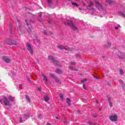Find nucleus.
Wrapping results in <instances>:
<instances>
[{"instance_id": "obj_1", "label": "nucleus", "mask_w": 125, "mask_h": 125, "mask_svg": "<svg viewBox=\"0 0 125 125\" xmlns=\"http://www.w3.org/2000/svg\"><path fill=\"white\" fill-rule=\"evenodd\" d=\"M15 20L16 21V22H18L19 25L18 27V30L19 32V34H20V35H22V23H21L20 22V21H19V20H18V19H17V18H16L15 19Z\"/></svg>"}, {"instance_id": "obj_2", "label": "nucleus", "mask_w": 125, "mask_h": 125, "mask_svg": "<svg viewBox=\"0 0 125 125\" xmlns=\"http://www.w3.org/2000/svg\"><path fill=\"white\" fill-rule=\"evenodd\" d=\"M93 5H94V3H93V2L91 1H89L88 5L87 6V9H88V10H92L93 12H95V9L92 8Z\"/></svg>"}, {"instance_id": "obj_3", "label": "nucleus", "mask_w": 125, "mask_h": 125, "mask_svg": "<svg viewBox=\"0 0 125 125\" xmlns=\"http://www.w3.org/2000/svg\"><path fill=\"white\" fill-rule=\"evenodd\" d=\"M2 101H3L4 104L6 105V106H10V105H11L10 102L8 101L6 97H4L2 99Z\"/></svg>"}, {"instance_id": "obj_4", "label": "nucleus", "mask_w": 125, "mask_h": 125, "mask_svg": "<svg viewBox=\"0 0 125 125\" xmlns=\"http://www.w3.org/2000/svg\"><path fill=\"white\" fill-rule=\"evenodd\" d=\"M50 76V77H51V78H53V79H55V82H56L58 83H61V82L60 81V80L58 78H57V77H56V76H55L54 74H51Z\"/></svg>"}, {"instance_id": "obj_5", "label": "nucleus", "mask_w": 125, "mask_h": 125, "mask_svg": "<svg viewBox=\"0 0 125 125\" xmlns=\"http://www.w3.org/2000/svg\"><path fill=\"white\" fill-rule=\"evenodd\" d=\"M48 59L51 61H52L53 62H54L55 63V65H58L59 64V62H58V61H56V60H55V58H54V57H49Z\"/></svg>"}, {"instance_id": "obj_6", "label": "nucleus", "mask_w": 125, "mask_h": 125, "mask_svg": "<svg viewBox=\"0 0 125 125\" xmlns=\"http://www.w3.org/2000/svg\"><path fill=\"white\" fill-rule=\"evenodd\" d=\"M26 47L28 51L30 52L31 54H33V48H32L31 44L27 43Z\"/></svg>"}, {"instance_id": "obj_7", "label": "nucleus", "mask_w": 125, "mask_h": 125, "mask_svg": "<svg viewBox=\"0 0 125 125\" xmlns=\"http://www.w3.org/2000/svg\"><path fill=\"white\" fill-rule=\"evenodd\" d=\"M109 119L111 122H116L117 121V119H118V117L117 115L111 116H110Z\"/></svg>"}, {"instance_id": "obj_8", "label": "nucleus", "mask_w": 125, "mask_h": 125, "mask_svg": "<svg viewBox=\"0 0 125 125\" xmlns=\"http://www.w3.org/2000/svg\"><path fill=\"white\" fill-rule=\"evenodd\" d=\"M95 3H96V7H98L99 9H103V7H102V5L100 4L98 1H96Z\"/></svg>"}, {"instance_id": "obj_9", "label": "nucleus", "mask_w": 125, "mask_h": 125, "mask_svg": "<svg viewBox=\"0 0 125 125\" xmlns=\"http://www.w3.org/2000/svg\"><path fill=\"white\" fill-rule=\"evenodd\" d=\"M42 77H43V80L44 81V83L46 84L48 82V80L47 79V77L45 75L43 74L42 73Z\"/></svg>"}, {"instance_id": "obj_10", "label": "nucleus", "mask_w": 125, "mask_h": 125, "mask_svg": "<svg viewBox=\"0 0 125 125\" xmlns=\"http://www.w3.org/2000/svg\"><path fill=\"white\" fill-rule=\"evenodd\" d=\"M3 60L6 62V63H10V59L8 58L3 57Z\"/></svg>"}, {"instance_id": "obj_11", "label": "nucleus", "mask_w": 125, "mask_h": 125, "mask_svg": "<svg viewBox=\"0 0 125 125\" xmlns=\"http://www.w3.org/2000/svg\"><path fill=\"white\" fill-rule=\"evenodd\" d=\"M69 70H71V71H79V69L78 68H76L73 66H69Z\"/></svg>"}, {"instance_id": "obj_12", "label": "nucleus", "mask_w": 125, "mask_h": 125, "mask_svg": "<svg viewBox=\"0 0 125 125\" xmlns=\"http://www.w3.org/2000/svg\"><path fill=\"white\" fill-rule=\"evenodd\" d=\"M67 25L69 26V27H71L74 25V22L72 21H68L67 22Z\"/></svg>"}, {"instance_id": "obj_13", "label": "nucleus", "mask_w": 125, "mask_h": 125, "mask_svg": "<svg viewBox=\"0 0 125 125\" xmlns=\"http://www.w3.org/2000/svg\"><path fill=\"white\" fill-rule=\"evenodd\" d=\"M70 28L73 31H77L78 30V28L76 27L75 24H73Z\"/></svg>"}, {"instance_id": "obj_14", "label": "nucleus", "mask_w": 125, "mask_h": 125, "mask_svg": "<svg viewBox=\"0 0 125 125\" xmlns=\"http://www.w3.org/2000/svg\"><path fill=\"white\" fill-rule=\"evenodd\" d=\"M66 103L68 106H71V100H70L69 98L66 99Z\"/></svg>"}, {"instance_id": "obj_15", "label": "nucleus", "mask_w": 125, "mask_h": 125, "mask_svg": "<svg viewBox=\"0 0 125 125\" xmlns=\"http://www.w3.org/2000/svg\"><path fill=\"white\" fill-rule=\"evenodd\" d=\"M107 102H108L110 107H113V103L111 102V99L110 98H108Z\"/></svg>"}, {"instance_id": "obj_16", "label": "nucleus", "mask_w": 125, "mask_h": 125, "mask_svg": "<svg viewBox=\"0 0 125 125\" xmlns=\"http://www.w3.org/2000/svg\"><path fill=\"white\" fill-rule=\"evenodd\" d=\"M64 49H65V50H67L68 51H71V50H72L70 47L67 46H64Z\"/></svg>"}, {"instance_id": "obj_17", "label": "nucleus", "mask_w": 125, "mask_h": 125, "mask_svg": "<svg viewBox=\"0 0 125 125\" xmlns=\"http://www.w3.org/2000/svg\"><path fill=\"white\" fill-rule=\"evenodd\" d=\"M44 101L46 102H47V101H49V97H48V96H46L44 97Z\"/></svg>"}, {"instance_id": "obj_18", "label": "nucleus", "mask_w": 125, "mask_h": 125, "mask_svg": "<svg viewBox=\"0 0 125 125\" xmlns=\"http://www.w3.org/2000/svg\"><path fill=\"white\" fill-rule=\"evenodd\" d=\"M64 46H62L61 45H59V46H58V49H60L61 50L64 49Z\"/></svg>"}, {"instance_id": "obj_19", "label": "nucleus", "mask_w": 125, "mask_h": 125, "mask_svg": "<svg viewBox=\"0 0 125 125\" xmlns=\"http://www.w3.org/2000/svg\"><path fill=\"white\" fill-rule=\"evenodd\" d=\"M56 73L58 74H62V71L59 69H58L56 70Z\"/></svg>"}, {"instance_id": "obj_20", "label": "nucleus", "mask_w": 125, "mask_h": 125, "mask_svg": "<svg viewBox=\"0 0 125 125\" xmlns=\"http://www.w3.org/2000/svg\"><path fill=\"white\" fill-rule=\"evenodd\" d=\"M59 96L60 97L61 99H62V101L64 100L63 95L62 93H60L59 94Z\"/></svg>"}, {"instance_id": "obj_21", "label": "nucleus", "mask_w": 125, "mask_h": 125, "mask_svg": "<svg viewBox=\"0 0 125 125\" xmlns=\"http://www.w3.org/2000/svg\"><path fill=\"white\" fill-rule=\"evenodd\" d=\"M111 46V43H107L105 44V47H106V48H109V47H110Z\"/></svg>"}, {"instance_id": "obj_22", "label": "nucleus", "mask_w": 125, "mask_h": 125, "mask_svg": "<svg viewBox=\"0 0 125 125\" xmlns=\"http://www.w3.org/2000/svg\"><path fill=\"white\" fill-rule=\"evenodd\" d=\"M26 99L28 102H31V99H30V97L28 96H26Z\"/></svg>"}, {"instance_id": "obj_23", "label": "nucleus", "mask_w": 125, "mask_h": 125, "mask_svg": "<svg viewBox=\"0 0 125 125\" xmlns=\"http://www.w3.org/2000/svg\"><path fill=\"white\" fill-rule=\"evenodd\" d=\"M72 5H75V6H79V4L77 3V2H72Z\"/></svg>"}, {"instance_id": "obj_24", "label": "nucleus", "mask_w": 125, "mask_h": 125, "mask_svg": "<svg viewBox=\"0 0 125 125\" xmlns=\"http://www.w3.org/2000/svg\"><path fill=\"white\" fill-rule=\"evenodd\" d=\"M86 81H87V79L84 78V79H83V80L81 81V83H85V82H86Z\"/></svg>"}, {"instance_id": "obj_25", "label": "nucleus", "mask_w": 125, "mask_h": 125, "mask_svg": "<svg viewBox=\"0 0 125 125\" xmlns=\"http://www.w3.org/2000/svg\"><path fill=\"white\" fill-rule=\"evenodd\" d=\"M43 34L44 35H45V36H46L47 35V31L46 30H44L43 31Z\"/></svg>"}, {"instance_id": "obj_26", "label": "nucleus", "mask_w": 125, "mask_h": 125, "mask_svg": "<svg viewBox=\"0 0 125 125\" xmlns=\"http://www.w3.org/2000/svg\"><path fill=\"white\" fill-rule=\"evenodd\" d=\"M120 75H123V74H124V71L123 70V69H120Z\"/></svg>"}, {"instance_id": "obj_27", "label": "nucleus", "mask_w": 125, "mask_h": 125, "mask_svg": "<svg viewBox=\"0 0 125 125\" xmlns=\"http://www.w3.org/2000/svg\"><path fill=\"white\" fill-rule=\"evenodd\" d=\"M9 100H10V101H12V102L13 101V98H12V97H9Z\"/></svg>"}, {"instance_id": "obj_28", "label": "nucleus", "mask_w": 125, "mask_h": 125, "mask_svg": "<svg viewBox=\"0 0 125 125\" xmlns=\"http://www.w3.org/2000/svg\"><path fill=\"white\" fill-rule=\"evenodd\" d=\"M70 64H72V65H76V62H70Z\"/></svg>"}, {"instance_id": "obj_29", "label": "nucleus", "mask_w": 125, "mask_h": 125, "mask_svg": "<svg viewBox=\"0 0 125 125\" xmlns=\"http://www.w3.org/2000/svg\"><path fill=\"white\" fill-rule=\"evenodd\" d=\"M120 15L123 16V17H125V14L124 13H120Z\"/></svg>"}, {"instance_id": "obj_30", "label": "nucleus", "mask_w": 125, "mask_h": 125, "mask_svg": "<svg viewBox=\"0 0 125 125\" xmlns=\"http://www.w3.org/2000/svg\"><path fill=\"white\" fill-rule=\"evenodd\" d=\"M20 122H21V123H23V120H22V117H20Z\"/></svg>"}, {"instance_id": "obj_31", "label": "nucleus", "mask_w": 125, "mask_h": 125, "mask_svg": "<svg viewBox=\"0 0 125 125\" xmlns=\"http://www.w3.org/2000/svg\"><path fill=\"white\" fill-rule=\"evenodd\" d=\"M52 2V0H48V3H51Z\"/></svg>"}, {"instance_id": "obj_32", "label": "nucleus", "mask_w": 125, "mask_h": 125, "mask_svg": "<svg viewBox=\"0 0 125 125\" xmlns=\"http://www.w3.org/2000/svg\"><path fill=\"white\" fill-rule=\"evenodd\" d=\"M106 1L108 2V3H111V2H112V1L111 0H106Z\"/></svg>"}, {"instance_id": "obj_33", "label": "nucleus", "mask_w": 125, "mask_h": 125, "mask_svg": "<svg viewBox=\"0 0 125 125\" xmlns=\"http://www.w3.org/2000/svg\"><path fill=\"white\" fill-rule=\"evenodd\" d=\"M25 22H26V23L27 26H29V23H28V20H25Z\"/></svg>"}, {"instance_id": "obj_34", "label": "nucleus", "mask_w": 125, "mask_h": 125, "mask_svg": "<svg viewBox=\"0 0 125 125\" xmlns=\"http://www.w3.org/2000/svg\"><path fill=\"white\" fill-rule=\"evenodd\" d=\"M83 88L84 89H86V88L85 87V84H83Z\"/></svg>"}, {"instance_id": "obj_35", "label": "nucleus", "mask_w": 125, "mask_h": 125, "mask_svg": "<svg viewBox=\"0 0 125 125\" xmlns=\"http://www.w3.org/2000/svg\"><path fill=\"white\" fill-rule=\"evenodd\" d=\"M38 90H39V91H40V92H42V89L40 87H39L38 88Z\"/></svg>"}, {"instance_id": "obj_36", "label": "nucleus", "mask_w": 125, "mask_h": 125, "mask_svg": "<svg viewBox=\"0 0 125 125\" xmlns=\"http://www.w3.org/2000/svg\"><path fill=\"white\" fill-rule=\"evenodd\" d=\"M23 116H24V117H28V115H27V114H23Z\"/></svg>"}, {"instance_id": "obj_37", "label": "nucleus", "mask_w": 125, "mask_h": 125, "mask_svg": "<svg viewBox=\"0 0 125 125\" xmlns=\"http://www.w3.org/2000/svg\"><path fill=\"white\" fill-rule=\"evenodd\" d=\"M39 16H40V18H42V14H40L39 15Z\"/></svg>"}, {"instance_id": "obj_38", "label": "nucleus", "mask_w": 125, "mask_h": 125, "mask_svg": "<svg viewBox=\"0 0 125 125\" xmlns=\"http://www.w3.org/2000/svg\"><path fill=\"white\" fill-rule=\"evenodd\" d=\"M122 87H123V88H125V84H123L122 85Z\"/></svg>"}, {"instance_id": "obj_39", "label": "nucleus", "mask_w": 125, "mask_h": 125, "mask_svg": "<svg viewBox=\"0 0 125 125\" xmlns=\"http://www.w3.org/2000/svg\"><path fill=\"white\" fill-rule=\"evenodd\" d=\"M115 30H118L119 29V27H115Z\"/></svg>"}, {"instance_id": "obj_40", "label": "nucleus", "mask_w": 125, "mask_h": 125, "mask_svg": "<svg viewBox=\"0 0 125 125\" xmlns=\"http://www.w3.org/2000/svg\"><path fill=\"white\" fill-rule=\"evenodd\" d=\"M96 103H97V104H98L99 103V102H98V101H97V100L96 101Z\"/></svg>"}, {"instance_id": "obj_41", "label": "nucleus", "mask_w": 125, "mask_h": 125, "mask_svg": "<svg viewBox=\"0 0 125 125\" xmlns=\"http://www.w3.org/2000/svg\"><path fill=\"white\" fill-rule=\"evenodd\" d=\"M47 125H51V124L50 123H48Z\"/></svg>"}, {"instance_id": "obj_42", "label": "nucleus", "mask_w": 125, "mask_h": 125, "mask_svg": "<svg viewBox=\"0 0 125 125\" xmlns=\"http://www.w3.org/2000/svg\"><path fill=\"white\" fill-rule=\"evenodd\" d=\"M94 77L95 78V79H98V78L96 77V76H94Z\"/></svg>"}, {"instance_id": "obj_43", "label": "nucleus", "mask_w": 125, "mask_h": 125, "mask_svg": "<svg viewBox=\"0 0 125 125\" xmlns=\"http://www.w3.org/2000/svg\"><path fill=\"white\" fill-rule=\"evenodd\" d=\"M0 102L1 104H2V102H1V100H0Z\"/></svg>"}, {"instance_id": "obj_44", "label": "nucleus", "mask_w": 125, "mask_h": 125, "mask_svg": "<svg viewBox=\"0 0 125 125\" xmlns=\"http://www.w3.org/2000/svg\"><path fill=\"white\" fill-rule=\"evenodd\" d=\"M57 120H59V118L56 117Z\"/></svg>"}, {"instance_id": "obj_45", "label": "nucleus", "mask_w": 125, "mask_h": 125, "mask_svg": "<svg viewBox=\"0 0 125 125\" xmlns=\"http://www.w3.org/2000/svg\"><path fill=\"white\" fill-rule=\"evenodd\" d=\"M76 1H80V0H75Z\"/></svg>"}, {"instance_id": "obj_46", "label": "nucleus", "mask_w": 125, "mask_h": 125, "mask_svg": "<svg viewBox=\"0 0 125 125\" xmlns=\"http://www.w3.org/2000/svg\"><path fill=\"white\" fill-rule=\"evenodd\" d=\"M20 86L21 87H22V85L21 84H20Z\"/></svg>"}, {"instance_id": "obj_47", "label": "nucleus", "mask_w": 125, "mask_h": 125, "mask_svg": "<svg viewBox=\"0 0 125 125\" xmlns=\"http://www.w3.org/2000/svg\"><path fill=\"white\" fill-rule=\"evenodd\" d=\"M28 29H29V30H30V29H31V28L29 27Z\"/></svg>"}, {"instance_id": "obj_48", "label": "nucleus", "mask_w": 125, "mask_h": 125, "mask_svg": "<svg viewBox=\"0 0 125 125\" xmlns=\"http://www.w3.org/2000/svg\"><path fill=\"white\" fill-rule=\"evenodd\" d=\"M99 110H100V111H101V109L100 108Z\"/></svg>"}, {"instance_id": "obj_49", "label": "nucleus", "mask_w": 125, "mask_h": 125, "mask_svg": "<svg viewBox=\"0 0 125 125\" xmlns=\"http://www.w3.org/2000/svg\"><path fill=\"white\" fill-rule=\"evenodd\" d=\"M68 0V1H70V0Z\"/></svg>"}]
</instances>
